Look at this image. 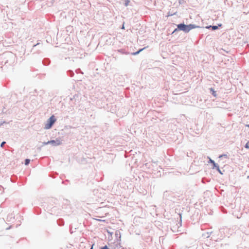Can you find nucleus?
Instances as JSON below:
<instances>
[{
	"label": "nucleus",
	"instance_id": "obj_1",
	"mask_svg": "<svg viewBox=\"0 0 249 249\" xmlns=\"http://www.w3.org/2000/svg\"><path fill=\"white\" fill-rule=\"evenodd\" d=\"M55 116L53 115L50 118L47 120L46 124L45 125L44 128L46 129H49L52 127L53 125L56 121Z\"/></svg>",
	"mask_w": 249,
	"mask_h": 249
},
{
	"label": "nucleus",
	"instance_id": "obj_2",
	"mask_svg": "<svg viewBox=\"0 0 249 249\" xmlns=\"http://www.w3.org/2000/svg\"><path fill=\"white\" fill-rule=\"evenodd\" d=\"M179 30H182L185 32H188L191 29V25H186L184 24H179L178 25Z\"/></svg>",
	"mask_w": 249,
	"mask_h": 249
},
{
	"label": "nucleus",
	"instance_id": "obj_3",
	"mask_svg": "<svg viewBox=\"0 0 249 249\" xmlns=\"http://www.w3.org/2000/svg\"><path fill=\"white\" fill-rule=\"evenodd\" d=\"M47 143H51L53 144V145H59L61 144V142L59 140H56V141L52 140L51 141H49Z\"/></svg>",
	"mask_w": 249,
	"mask_h": 249
},
{
	"label": "nucleus",
	"instance_id": "obj_4",
	"mask_svg": "<svg viewBox=\"0 0 249 249\" xmlns=\"http://www.w3.org/2000/svg\"><path fill=\"white\" fill-rule=\"evenodd\" d=\"M210 90L212 92L213 95L215 97L216 96V92L214 90V89L213 88H211Z\"/></svg>",
	"mask_w": 249,
	"mask_h": 249
},
{
	"label": "nucleus",
	"instance_id": "obj_5",
	"mask_svg": "<svg viewBox=\"0 0 249 249\" xmlns=\"http://www.w3.org/2000/svg\"><path fill=\"white\" fill-rule=\"evenodd\" d=\"M124 2L125 5L127 6L130 2V0H124Z\"/></svg>",
	"mask_w": 249,
	"mask_h": 249
},
{
	"label": "nucleus",
	"instance_id": "obj_6",
	"mask_svg": "<svg viewBox=\"0 0 249 249\" xmlns=\"http://www.w3.org/2000/svg\"><path fill=\"white\" fill-rule=\"evenodd\" d=\"M145 48H145H142V49H140V50L139 51H138V52H136V53H133V54H134V55H137V54H139V53H140V52H141V51H142V50H143Z\"/></svg>",
	"mask_w": 249,
	"mask_h": 249
},
{
	"label": "nucleus",
	"instance_id": "obj_7",
	"mask_svg": "<svg viewBox=\"0 0 249 249\" xmlns=\"http://www.w3.org/2000/svg\"><path fill=\"white\" fill-rule=\"evenodd\" d=\"M30 161V160L29 159H26L25 160V165H28L29 162Z\"/></svg>",
	"mask_w": 249,
	"mask_h": 249
},
{
	"label": "nucleus",
	"instance_id": "obj_8",
	"mask_svg": "<svg viewBox=\"0 0 249 249\" xmlns=\"http://www.w3.org/2000/svg\"><path fill=\"white\" fill-rule=\"evenodd\" d=\"M214 167L216 168V169L220 172V170L219 169V166L215 163V165H213Z\"/></svg>",
	"mask_w": 249,
	"mask_h": 249
},
{
	"label": "nucleus",
	"instance_id": "obj_9",
	"mask_svg": "<svg viewBox=\"0 0 249 249\" xmlns=\"http://www.w3.org/2000/svg\"><path fill=\"white\" fill-rule=\"evenodd\" d=\"M245 147L248 149L249 148V142L246 143Z\"/></svg>",
	"mask_w": 249,
	"mask_h": 249
},
{
	"label": "nucleus",
	"instance_id": "obj_10",
	"mask_svg": "<svg viewBox=\"0 0 249 249\" xmlns=\"http://www.w3.org/2000/svg\"><path fill=\"white\" fill-rule=\"evenodd\" d=\"M211 27L213 30H216L217 29V26H213Z\"/></svg>",
	"mask_w": 249,
	"mask_h": 249
},
{
	"label": "nucleus",
	"instance_id": "obj_11",
	"mask_svg": "<svg viewBox=\"0 0 249 249\" xmlns=\"http://www.w3.org/2000/svg\"><path fill=\"white\" fill-rule=\"evenodd\" d=\"M210 162L213 164V165H215V163L214 161L212 160H210Z\"/></svg>",
	"mask_w": 249,
	"mask_h": 249
},
{
	"label": "nucleus",
	"instance_id": "obj_12",
	"mask_svg": "<svg viewBox=\"0 0 249 249\" xmlns=\"http://www.w3.org/2000/svg\"><path fill=\"white\" fill-rule=\"evenodd\" d=\"M5 143V142H3L1 143V144H0V146L2 147L3 146L4 144Z\"/></svg>",
	"mask_w": 249,
	"mask_h": 249
},
{
	"label": "nucleus",
	"instance_id": "obj_13",
	"mask_svg": "<svg viewBox=\"0 0 249 249\" xmlns=\"http://www.w3.org/2000/svg\"><path fill=\"white\" fill-rule=\"evenodd\" d=\"M101 249H108L107 246H105V247L102 248Z\"/></svg>",
	"mask_w": 249,
	"mask_h": 249
},
{
	"label": "nucleus",
	"instance_id": "obj_14",
	"mask_svg": "<svg viewBox=\"0 0 249 249\" xmlns=\"http://www.w3.org/2000/svg\"><path fill=\"white\" fill-rule=\"evenodd\" d=\"M95 220H96L97 221H105V220H100V219H95Z\"/></svg>",
	"mask_w": 249,
	"mask_h": 249
},
{
	"label": "nucleus",
	"instance_id": "obj_15",
	"mask_svg": "<svg viewBox=\"0 0 249 249\" xmlns=\"http://www.w3.org/2000/svg\"><path fill=\"white\" fill-rule=\"evenodd\" d=\"M248 127H249V125H247Z\"/></svg>",
	"mask_w": 249,
	"mask_h": 249
}]
</instances>
